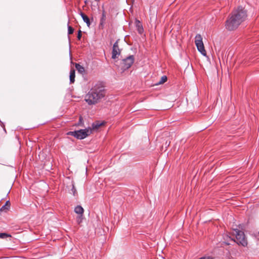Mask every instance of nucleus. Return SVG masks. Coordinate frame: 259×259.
Listing matches in <instances>:
<instances>
[{"instance_id": "21", "label": "nucleus", "mask_w": 259, "mask_h": 259, "mask_svg": "<svg viewBox=\"0 0 259 259\" xmlns=\"http://www.w3.org/2000/svg\"><path fill=\"white\" fill-rule=\"evenodd\" d=\"M227 237H229V240H228V241H233L234 242H236V241H235V240H234V239L230 237H229V236H227Z\"/></svg>"}, {"instance_id": "22", "label": "nucleus", "mask_w": 259, "mask_h": 259, "mask_svg": "<svg viewBox=\"0 0 259 259\" xmlns=\"http://www.w3.org/2000/svg\"><path fill=\"white\" fill-rule=\"evenodd\" d=\"M142 31H143V28H139V32L140 33H141Z\"/></svg>"}, {"instance_id": "20", "label": "nucleus", "mask_w": 259, "mask_h": 259, "mask_svg": "<svg viewBox=\"0 0 259 259\" xmlns=\"http://www.w3.org/2000/svg\"><path fill=\"white\" fill-rule=\"evenodd\" d=\"M81 37V32L80 30H79L77 34V38L78 39H80Z\"/></svg>"}, {"instance_id": "19", "label": "nucleus", "mask_w": 259, "mask_h": 259, "mask_svg": "<svg viewBox=\"0 0 259 259\" xmlns=\"http://www.w3.org/2000/svg\"><path fill=\"white\" fill-rule=\"evenodd\" d=\"M199 259H213V258L211 256H208L201 257Z\"/></svg>"}, {"instance_id": "2", "label": "nucleus", "mask_w": 259, "mask_h": 259, "mask_svg": "<svg viewBox=\"0 0 259 259\" xmlns=\"http://www.w3.org/2000/svg\"><path fill=\"white\" fill-rule=\"evenodd\" d=\"M104 87L101 83L94 85L85 96V101L90 105L98 103L105 96Z\"/></svg>"}, {"instance_id": "26", "label": "nucleus", "mask_w": 259, "mask_h": 259, "mask_svg": "<svg viewBox=\"0 0 259 259\" xmlns=\"http://www.w3.org/2000/svg\"><path fill=\"white\" fill-rule=\"evenodd\" d=\"M96 1H99L100 0H95Z\"/></svg>"}, {"instance_id": "13", "label": "nucleus", "mask_w": 259, "mask_h": 259, "mask_svg": "<svg viewBox=\"0 0 259 259\" xmlns=\"http://www.w3.org/2000/svg\"><path fill=\"white\" fill-rule=\"evenodd\" d=\"M8 237L11 238V236L6 233H0V238L5 239Z\"/></svg>"}, {"instance_id": "1", "label": "nucleus", "mask_w": 259, "mask_h": 259, "mask_svg": "<svg viewBox=\"0 0 259 259\" xmlns=\"http://www.w3.org/2000/svg\"><path fill=\"white\" fill-rule=\"evenodd\" d=\"M247 17L246 11L242 7H239L232 14L231 16L226 22V28L231 31L236 29Z\"/></svg>"}, {"instance_id": "8", "label": "nucleus", "mask_w": 259, "mask_h": 259, "mask_svg": "<svg viewBox=\"0 0 259 259\" xmlns=\"http://www.w3.org/2000/svg\"><path fill=\"white\" fill-rule=\"evenodd\" d=\"M80 15L82 18L83 21L87 24V26L90 27L91 25V22L89 18L82 12L80 13Z\"/></svg>"}, {"instance_id": "5", "label": "nucleus", "mask_w": 259, "mask_h": 259, "mask_svg": "<svg viewBox=\"0 0 259 259\" xmlns=\"http://www.w3.org/2000/svg\"><path fill=\"white\" fill-rule=\"evenodd\" d=\"M134 62V57L133 55H131L122 61L121 69L122 71L128 69L131 67Z\"/></svg>"}, {"instance_id": "24", "label": "nucleus", "mask_w": 259, "mask_h": 259, "mask_svg": "<svg viewBox=\"0 0 259 259\" xmlns=\"http://www.w3.org/2000/svg\"><path fill=\"white\" fill-rule=\"evenodd\" d=\"M19 230V229H18V228L17 229V233H20V232H21V231H20V232H19V231H18V230Z\"/></svg>"}, {"instance_id": "9", "label": "nucleus", "mask_w": 259, "mask_h": 259, "mask_svg": "<svg viewBox=\"0 0 259 259\" xmlns=\"http://www.w3.org/2000/svg\"><path fill=\"white\" fill-rule=\"evenodd\" d=\"M75 71L74 69H71L70 71V83H73L75 81Z\"/></svg>"}, {"instance_id": "10", "label": "nucleus", "mask_w": 259, "mask_h": 259, "mask_svg": "<svg viewBox=\"0 0 259 259\" xmlns=\"http://www.w3.org/2000/svg\"><path fill=\"white\" fill-rule=\"evenodd\" d=\"M74 211L78 215H83L84 209L80 205H77L75 207Z\"/></svg>"}, {"instance_id": "7", "label": "nucleus", "mask_w": 259, "mask_h": 259, "mask_svg": "<svg viewBox=\"0 0 259 259\" xmlns=\"http://www.w3.org/2000/svg\"><path fill=\"white\" fill-rule=\"evenodd\" d=\"M121 53V50L119 48L118 44V40H117L113 45L112 47V58L113 59H115L118 58V57L120 55Z\"/></svg>"}, {"instance_id": "4", "label": "nucleus", "mask_w": 259, "mask_h": 259, "mask_svg": "<svg viewBox=\"0 0 259 259\" xmlns=\"http://www.w3.org/2000/svg\"><path fill=\"white\" fill-rule=\"evenodd\" d=\"M195 45L198 51L204 56H206V52L204 49L202 41V38L200 34H197L195 36Z\"/></svg>"}, {"instance_id": "11", "label": "nucleus", "mask_w": 259, "mask_h": 259, "mask_svg": "<svg viewBox=\"0 0 259 259\" xmlns=\"http://www.w3.org/2000/svg\"><path fill=\"white\" fill-rule=\"evenodd\" d=\"M10 207V203L9 201H7L5 205L3 206L2 208L0 209V213L2 212H6L9 209Z\"/></svg>"}, {"instance_id": "25", "label": "nucleus", "mask_w": 259, "mask_h": 259, "mask_svg": "<svg viewBox=\"0 0 259 259\" xmlns=\"http://www.w3.org/2000/svg\"><path fill=\"white\" fill-rule=\"evenodd\" d=\"M74 190V186H73V187H72V190Z\"/></svg>"}, {"instance_id": "14", "label": "nucleus", "mask_w": 259, "mask_h": 259, "mask_svg": "<svg viewBox=\"0 0 259 259\" xmlns=\"http://www.w3.org/2000/svg\"><path fill=\"white\" fill-rule=\"evenodd\" d=\"M166 80H167V77L165 75L162 76L161 77L160 80L158 82V84H162V83H164L165 82H166Z\"/></svg>"}, {"instance_id": "12", "label": "nucleus", "mask_w": 259, "mask_h": 259, "mask_svg": "<svg viewBox=\"0 0 259 259\" xmlns=\"http://www.w3.org/2000/svg\"><path fill=\"white\" fill-rule=\"evenodd\" d=\"M75 68L78 71V72H79L80 73L82 74L84 73L85 71L84 67L82 66L79 65V64H75Z\"/></svg>"}, {"instance_id": "18", "label": "nucleus", "mask_w": 259, "mask_h": 259, "mask_svg": "<svg viewBox=\"0 0 259 259\" xmlns=\"http://www.w3.org/2000/svg\"><path fill=\"white\" fill-rule=\"evenodd\" d=\"M73 31H74L73 28L72 27L68 26V33L69 34H71L73 33Z\"/></svg>"}, {"instance_id": "3", "label": "nucleus", "mask_w": 259, "mask_h": 259, "mask_svg": "<svg viewBox=\"0 0 259 259\" xmlns=\"http://www.w3.org/2000/svg\"><path fill=\"white\" fill-rule=\"evenodd\" d=\"M92 133V129L85 128L73 132H70L68 135H71L78 139H83Z\"/></svg>"}, {"instance_id": "17", "label": "nucleus", "mask_w": 259, "mask_h": 259, "mask_svg": "<svg viewBox=\"0 0 259 259\" xmlns=\"http://www.w3.org/2000/svg\"><path fill=\"white\" fill-rule=\"evenodd\" d=\"M105 19H106V15H105V13L103 12L102 14V17L101 18V20H100L101 24L103 23L104 22V21H105Z\"/></svg>"}, {"instance_id": "23", "label": "nucleus", "mask_w": 259, "mask_h": 259, "mask_svg": "<svg viewBox=\"0 0 259 259\" xmlns=\"http://www.w3.org/2000/svg\"><path fill=\"white\" fill-rule=\"evenodd\" d=\"M243 246H246L247 245V244H243V243H242L241 244Z\"/></svg>"}, {"instance_id": "6", "label": "nucleus", "mask_w": 259, "mask_h": 259, "mask_svg": "<svg viewBox=\"0 0 259 259\" xmlns=\"http://www.w3.org/2000/svg\"><path fill=\"white\" fill-rule=\"evenodd\" d=\"M237 241L236 243H243L245 241V235L243 231L238 229H234Z\"/></svg>"}, {"instance_id": "16", "label": "nucleus", "mask_w": 259, "mask_h": 259, "mask_svg": "<svg viewBox=\"0 0 259 259\" xmlns=\"http://www.w3.org/2000/svg\"><path fill=\"white\" fill-rule=\"evenodd\" d=\"M82 220V215H78V216L76 218V221L78 224H80L81 223Z\"/></svg>"}, {"instance_id": "15", "label": "nucleus", "mask_w": 259, "mask_h": 259, "mask_svg": "<svg viewBox=\"0 0 259 259\" xmlns=\"http://www.w3.org/2000/svg\"><path fill=\"white\" fill-rule=\"evenodd\" d=\"M102 124H103V123H93V125H93V128L94 129H97Z\"/></svg>"}]
</instances>
